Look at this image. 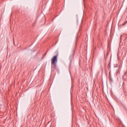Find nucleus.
I'll return each mask as SVG.
<instances>
[{
	"instance_id": "f257e3e1",
	"label": "nucleus",
	"mask_w": 127,
	"mask_h": 127,
	"mask_svg": "<svg viewBox=\"0 0 127 127\" xmlns=\"http://www.w3.org/2000/svg\"><path fill=\"white\" fill-rule=\"evenodd\" d=\"M57 57H58V54L54 56L51 59V65L54 66L55 68L56 67V64H57Z\"/></svg>"
},
{
	"instance_id": "f03ea898",
	"label": "nucleus",
	"mask_w": 127,
	"mask_h": 127,
	"mask_svg": "<svg viewBox=\"0 0 127 127\" xmlns=\"http://www.w3.org/2000/svg\"><path fill=\"white\" fill-rule=\"evenodd\" d=\"M122 25H126V23H124V24H123Z\"/></svg>"
},
{
	"instance_id": "7ed1b4c3",
	"label": "nucleus",
	"mask_w": 127,
	"mask_h": 127,
	"mask_svg": "<svg viewBox=\"0 0 127 127\" xmlns=\"http://www.w3.org/2000/svg\"><path fill=\"white\" fill-rule=\"evenodd\" d=\"M121 38H122V36H121Z\"/></svg>"
},
{
	"instance_id": "20e7f679",
	"label": "nucleus",
	"mask_w": 127,
	"mask_h": 127,
	"mask_svg": "<svg viewBox=\"0 0 127 127\" xmlns=\"http://www.w3.org/2000/svg\"><path fill=\"white\" fill-rule=\"evenodd\" d=\"M126 23H127V22H126Z\"/></svg>"
}]
</instances>
